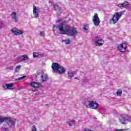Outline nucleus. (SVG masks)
I'll return each instance as SVG.
<instances>
[{"instance_id": "f257e3e1", "label": "nucleus", "mask_w": 131, "mask_h": 131, "mask_svg": "<svg viewBox=\"0 0 131 131\" xmlns=\"http://www.w3.org/2000/svg\"><path fill=\"white\" fill-rule=\"evenodd\" d=\"M53 28H57L60 31L61 34L68 33L71 36H75L77 34V31L74 28H71L66 22L61 23L59 25H53Z\"/></svg>"}, {"instance_id": "f03ea898", "label": "nucleus", "mask_w": 131, "mask_h": 131, "mask_svg": "<svg viewBox=\"0 0 131 131\" xmlns=\"http://www.w3.org/2000/svg\"><path fill=\"white\" fill-rule=\"evenodd\" d=\"M3 122H6V124L1 127V130L10 131L11 128H13L15 126L16 119L10 117H2L0 116V124H2Z\"/></svg>"}, {"instance_id": "7ed1b4c3", "label": "nucleus", "mask_w": 131, "mask_h": 131, "mask_svg": "<svg viewBox=\"0 0 131 131\" xmlns=\"http://www.w3.org/2000/svg\"><path fill=\"white\" fill-rule=\"evenodd\" d=\"M122 15H123V12L122 11L115 13L110 20V24H116V23H117Z\"/></svg>"}, {"instance_id": "20e7f679", "label": "nucleus", "mask_w": 131, "mask_h": 131, "mask_svg": "<svg viewBox=\"0 0 131 131\" xmlns=\"http://www.w3.org/2000/svg\"><path fill=\"white\" fill-rule=\"evenodd\" d=\"M37 77H40L42 82L48 80V75L43 73V71L39 70L37 71Z\"/></svg>"}, {"instance_id": "39448f33", "label": "nucleus", "mask_w": 131, "mask_h": 131, "mask_svg": "<svg viewBox=\"0 0 131 131\" xmlns=\"http://www.w3.org/2000/svg\"><path fill=\"white\" fill-rule=\"evenodd\" d=\"M127 48V47L125 43H122L121 44H119L118 46V50L120 52V53H125Z\"/></svg>"}, {"instance_id": "423d86ee", "label": "nucleus", "mask_w": 131, "mask_h": 131, "mask_svg": "<svg viewBox=\"0 0 131 131\" xmlns=\"http://www.w3.org/2000/svg\"><path fill=\"white\" fill-rule=\"evenodd\" d=\"M93 22L95 25V26H98L99 24H100V18H99V16L98 15V13H95L94 16L93 18Z\"/></svg>"}, {"instance_id": "0eeeda50", "label": "nucleus", "mask_w": 131, "mask_h": 131, "mask_svg": "<svg viewBox=\"0 0 131 131\" xmlns=\"http://www.w3.org/2000/svg\"><path fill=\"white\" fill-rule=\"evenodd\" d=\"M11 31L14 35H20V34H23V31L18 29L17 28H12Z\"/></svg>"}, {"instance_id": "6e6552de", "label": "nucleus", "mask_w": 131, "mask_h": 131, "mask_svg": "<svg viewBox=\"0 0 131 131\" xmlns=\"http://www.w3.org/2000/svg\"><path fill=\"white\" fill-rule=\"evenodd\" d=\"M10 16L12 18V19L13 20L14 22H18V19H19V17L17 15V13H16L15 12H13L10 14Z\"/></svg>"}, {"instance_id": "1a4fd4ad", "label": "nucleus", "mask_w": 131, "mask_h": 131, "mask_svg": "<svg viewBox=\"0 0 131 131\" xmlns=\"http://www.w3.org/2000/svg\"><path fill=\"white\" fill-rule=\"evenodd\" d=\"M31 86H32L33 88H35L36 89H37L38 88H41L42 86V85L40 83L36 82H32L30 83Z\"/></svg>"}, {"instance_id": "9d476101", "label": "nucleus", "mask_w": 131, "mask_h": 131, "mask_svg": "<svg viewBox=\"0 0 131 131\" xmlns=\"http://www.w3.org/2000/svg\"><path fill=\"white\" fill-rule=\"evenodd\" d=\"M99 106V103H97V102L95 101H92L91 103L90 104V107L91 109H97L98 106Z\"/></svg>"}, {"instance_id": "9b49d317", "label": "nucleus", "mask_w": 131, "mask_h": 131, "mask_svg": "<svg viewBox=\"0 0 131 131\" xmlns=\"http://www.w3.org/2000/svg\"><path fill=\"white\" fill-rule=\"evenodd\" d=\"M129 5V2H124L123 3H120L118 4H116L117 7H119V8H124V7H126V6H128Z\"/></svg>"}, {"instance_id": "f8f14e48", "label": "nucleus", "mask_w": 131, "mask_h": 131, "mask_svg": "<svg viewBox=\"0 0 131 131\" xmlns=\"http://www.w3.org/2000/svg\"><path fill=\"white\" fill-rule=\"evenodd\" d=\"M33 15H34L35 18H38V9H37V8H36V7L34 5H33Z\"/></svg>"}, {"instance_id": "ddd939ff", "label": "nucleus", "mask_w": 131, "mask_h": 131, "mask_svg": "<svg viewBox=\"0 0 131 131\" xmlns=\"http://www.w3.org/2000/svg\"><path fill=\"white\" fill-rule=\"evenodd\" d=\"M65 69L62 67H59L56 71V73H58L59 74H63V73H65Z\"/></svg>"}, {"instance_id": "4468645a", "label": "nucleus", "mask_w": 131, "mask_h": 131, "mask_svg": "<svg viewBox=\"0 0 131 131\" xmlns=\"http://www.w3.org/2000/svg\"><path fill=\"white\" fill-rule=\"evenodd\" d=\"M104 42L103 39H100L95 41V45L98 47H101V46H103Z\"/></svg>"}, {"instance_id": "2eb2a0df", "label": "nucleus", "mask_w": 131, "mask_h": 131, "mask_svg": "<svg viewBox=\"0 0 131 131\" xmlns=\"http://www.w3.org/2000/svg\"><path fill=\"white\" fill-rule=\"evenodd\" d=\"M13 85H14L13 83L6 84L5 85H3V88L4 90H11Z\"/></svg>"}, {"instance_id": "dca6fc26", "label": "nucleus", "mask_w": 131, "mask_h": 131, "mask_svg": "<svg viewBox=\"0 0 131 131\" xmlns=\"http://www.w3.org/2000/svg\"><path fill=\"white\" fill-rule=\"evenodd\" d=\"M83 29L86 33H89V32H90V31H89V25H88V24H84Z\"/></svg>"}, {"instance_id": "f3484780", "label": "nucleus", "mask_w": 131, "mask_h": 131, "mask_svg": "<svg viewBox=\"0 0 131 131\" xmlns=\"http://www.w3.org/2000/svg\"><path fill=\"white\" fill-rule=\"evenodd\" d=\"M59 63H52V68L53 70H58L59 68Z\"/></svg>"}, {"instance_id": "a211bd4d", "label": "nucleus", "mask_w": 131, "mask_h": 131, "mask_svg": "<svg viewBox=\"0 0 131 131\" xmlns=\"http://www.w3.org/2000/svg\"><path fill=\"white\" fill-rule=\"evenodd\" d=\"M21 61H26V60H29V57L27 55H23L21 56Z\"/></svg>"}, {"instance_id": "6ab92c4d", "label": "nucleus", "mask_w": 131, "mask_h": 131, "mask_svg": "<svg viewBox=\"0 0 131 131\" xmlns=\"http://www.w3.org/2000/svg\"><path fill=\"white\" fill-rule=\"evenodd\" d=\"M91 101L90 102V101H86L84 105H85V107L87 108H91Z\"/></svg>"}, {"instance_id": "aec40b11", "label": "nucleus", "mask_w": 131, "mask_h": 131, "mask_svg": "<svg viewBox=\"0 0 131 131\" xmlns=\"http://www.w3.org/2000/svg\"><path fill=\"white\" fill-rule=\"evenodd\" d=\"M54 9L55 11H58L59 12H60L61 10V8H60V7H59L57 4H55L54 5Z\"/></svg>"}, {"instance_id": "412c9836", "label": "nucleus", "mask_w": 131, "mask_h": 131, "mask_svg": "<svg viewBox=\"0 0 131 131\" xmlns=\"http://www.w3.org/2000/svg\"><path fill=\"white\" fill-rule=\"evenodd\" d=\"M68 74L69 77H74V73H73L72 71L68 72Z\"/></svg>"}, {"instance_id": "4be33fe9", "label": "nucleus", "mask_w": 131, "mask_h": 131, "mask_svg": "<svg viewBox=\"0 0 131 131\" xmlns=\"http://www.w3.org/2000/svg\"><path fill=\"white\" fill-rule=\"evenodd\" d=\"M20 69H21V65H18L16 67L15 72H19V71H20Z\"/></svg>"}, {"instance_id": "5701e85b", "label": "nucleus", "mask_w": 131, "mask_h": 131, "mask_svg": "<svg viewBox=\"0 0 131 131\" xmlns=\"http://www.w3.org/2000/svg\"><path fill=\"white\" fill-rule=\"evenodd\" d=\"M76 122L75 120H73L69 123L70 126H73L75 125Z\"/></svg>"}, {"instance_id": "b1692460", "label": "nucleus", "mask_w": 131, "mask_h": 131, "mask_svg": "<svg viewBox=\"0 0 131 131\" xmlns=\"http://www.w3.org/2000/svg\"><path fill=\"white\" fill-rule=\"evenodd\" d=\"M39 35L41 36V37H45L46 33L43 31H40L39 34Z\"/></svg>"}, {"instance_id": "393cba45", "label": "nucleus", "mask_w": 131, "mask_h": 131, "mask_svg": "<svg viewBox=\"0 0 131 131\" xmlns=\"http://www.w3.org/2000/svg\"><path fill=\"white\" fill-rule=\"evenodd\" d=\"M116 94L118 96H120L122 94V90L121 89H119L117 92Z\"/></svg>"}, {"instance_id": "a878e982", "label": "nucleus", "mask_w": 131, "mask_h": 131, "mask_svg": "<svg viewBox=\"0 0 131 131\" xmlns=\"http://www.w3.org/2000/svg\"><path fill=\"white\" fill-rule=\"evenodd\" d=\"M25 77H26V76H24L21 77L17 78L15 79V81H16V80H20L21 79H24V78H25Z\"/></svg>"}, {"instance_id": "bb28decb", "label": "nucleus", "mask_w": 131, "mask_h": 131, "mask_svg": "<svg viewBox=\"0 0 131 131\" xmlns=\"http://www.w3.org/2000/svg\"><path fill=\"white\" fill-rule=\"evenodd\" d=\"M33 56L34 58H37V57H38V53L36 52H34Z\"/></svg>"}, {"instance_id": "cd10ccee", "label": "nucleus", "mask_w": 131, "mask_h": 131, "mask_svg": "<svg viewBox=\"0 0 131 131\" xmlns=\"http://www.w3.org/2000/svg\"><path fill=\"white\" fill-rule=\"evenodd\" d=\"M63 41L66 45H69L70 43V40L69 39L63 40Z\"/></svg>"}, {"instance_id": "c85d7f7f", "label": "nucleus", "mask_w": 131, "mask_h": 131, "mask_svg": "<svg viewBox=\"0 0 131 131\" xmlns=\"http://www.w3.org/2000/svg\"><path fill=\"white\" fill-rule=\"evenodd\" d=\"M21 61H22V57H21V56L20 57H18L17 58V62H21Z\"/></svg>"}, {"instance_id": "c756f323", "label": "nucleus", "mask_w": 131, "mask_h": 131, "mask_svg": "<svg viewBox=\"0 0 131 131\" xmlns=\"http://www.w3.org/2000/svg\"><path fill=\"white\" fill-rule=\"evenodd\" d=\"M31 130L32 131H37V130L36 129V127H35V125H33L32 126Z\"/></svg>"}, {"instance_id": "7c9ffc66", "label": "nucleus", "mask_w": 131, "mask_h": 131, "mask_svg": "<svg viewBox=\"0 0 131 131\" xmlns=\"http://www.w3.org/2000/svg\"><path fill=\"white\" fill-rule=\"evenodd\" d=\"M4 26H5L4 25V24H3V22L0 21V29H2Z\"/></svg>"}, {"instance_id": "2f4dec72", "label": "nucleus", "mask_w": 131, "mask_h": 131, "mask_svg": "<svg viewBox=\"0 0 131 131\" xmlns=\"http://www.w3.org/2000/svg\"><path fill=\"white\" fill-rule=\"evenodd\" d=\"M120 122L122 124H124L125 123V121L123 122L122 120H120Z\"/></svg>"}, {"instance_id": "473e14b6", "label": "nucleus", "mask_w": 131, "mask_h": 131, "mask_svg": "<svg viewBox=\"0 0 131 131\" xmlns=\"http://www.w3.org/2000/svg\"><path fill=\"white\" fill-rule=\"evenodd\" d=\"M8 69L9 70H13V69H14V67H10L9 68H8Z\"/></svg>"}, {"instance_id": "72a5a7b5", "label": "nucleus", "mask_w": 131, "mask_h": 131, "mask_svg": "<svg viewBox=\"0 0 131 131\" xmlns=\"http://www.w3.org/2000/svg\"><path fill=\"white\" fill-rule=\"evenodd\" d=\"M84 130V131H92V130H91L90 129H88V128H85Z\"/></svg>"}, {"instance_id": "f704fd0d", "label": "nucleus", "mask_w": 131, "mask_h": 131, "mask_svg": "<svg viewBox=\"0 0 131 131\" xmlns=\"http://www.w3.org/2000/svg\"><path fill=\"white\" fill-rule=\"evenodd\" d=\"M115 131H121V129H116Z\"/></svg>"}, {"instance_id": "c9c22d12", "label": "nucleus", "mask_w": 131, "mask_h": 131, "mask_svg": "<svg viewBox=\"0 0 131 131\" xmlns=\"http://www.w3.org/2000/svg\"><path fill=\"white\" fill-rule=\"evenodd\" d=\"M121 131H126V129H121Z\"/></svg>"}, {"instance_id": "e433bc0d", "label": "nucleus", "mask_w": 131, "mask_h": 131, "mask_svg": "<svg viewBox=\"0 0 131 131\" xmlns=\"http://www.w3.org/2000/svg\"><path fill=\"white\" fill-rule=\"evenodd\" d=\"M58 22H59V20L56 21V23H58Z\"/></svg>"}, {"instance_id": "4c0bfd02", "label": "nucleus", "mask_w": 131, "mask_h": 131, "mask_svg": "<svg viewBox=\"0 0 131 131\" xmlns=\"http://www.w3.org/2000/svg\"><path fill=\"white\" fill-rule=\"evenodd\" d=\"M75 79H77V78H75Z\"/></svg>"}]
</instances>
